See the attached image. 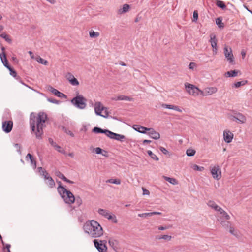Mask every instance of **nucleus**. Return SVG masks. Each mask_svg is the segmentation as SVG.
Returning <instances> with one entry per match:
<instances>
[{
  "mask_svg": "<svg viewBox=\"0 0 252 252\" xmlns=\"http://www.w3.org/2000/svg\"><path fill=\"white\" fill-rule=\"evenodd\" d=\"M47 100L49 102L56 104H59L61 103L60 100H58L54 98H48Z\"/></svg>",
  "mask_w": 252,
  "mask_h": 252,
  "instance_id": "nucleus-44",
  "label": "nucleus"
},
{
  "mask_svg": "<svg viewBox=\"0 0 252 252\" xmlns=\"http://www.w3.org/2000/svg\"><path fill=\"white\" fill-rule=\"evenodd\" d=\"M37 170L40 175L44 178V181H46L48 179V177H51L47 171L42 167H39L37 168Z\"/></svg>",
  "mask_w": 252,
  "mask_h": 252,
  "instance_id": "nucleus-21",
  "label": "nucleus"
},
{
  "mask_svg": "<svg viewBox=\"0 0 252 252\" xmlns=\"http://www.w3.org/2000/svg\"><path fill=\"white\" fill-rule=\"evenodd\" d=\"M142 190H143V195H149L150 192L148 190L146 189L142 188Z\"/></svg>",
  "mask_w": 252,
  "mask_h": 252,
  "instance_id": "nucleus-59",
  "label": "nucleus"
},
{
  "mask_svg": "<svg viewBox=\"0 0 252 252\" xmlns=\"http://www.w3.org/2000/svg\"><path fill=\"white\" fill-rule=\"evenodd\" d=\"M9 70L10 71V74L12 76L14 77L16 80L20 79V78L19 76H17L16 71H15L12 68H11Z\"/></svg>",
  "mask_w": 252,
  "mask_h": 252,
  "instance_id": "nucleus-38",
  "label": "nucleus"
},
{
  "mask_svg": "<svg viewBox=\"0 0 252 252\" xmlns=\"http://www.w3.org/2000/svg\"><path fill=\"white\" fill-rule=\"evenodd\" d=\"M195 66H196V64L195 63L190 62L189 65V68L190 69H193L195 67Z\"/></svg>",
  "mask_w": 252,
  "mask_h": 252,
  "instance_id": "nucleus-57",
  "label": "nucleus"
},
{
  "mask_svg": "<svg viewBox=\"0 0 252 252\" xmlns=\"http://www.w3.org/2000/svg\"><path fill=\"white\" fill-rule=\"evenodd\" d=\"M216 212H218L217 220L221 225L222 221H229L228 220L230 219V216L221 207H220Z\"/></svg>",
  "mask_w": 252,
  "mask_h": 252,
  "instance_id": "nucleus-7",
  "label": "nucleus"
},
{
  "mask_svg": "<svg viewBox=\"0 0 252 252\" xmlns=\"http://www.w3.org/2000/svg\"><path fill=\"white\" fill-rule=\"evenodd\" d=\"M89 36L91 38H96L99 36V33L98 32H95L93 30H91L89 32Z\"/></svg>",
  "mask_w": 252,
  "mask_h": 252,
  "instance_id": "nucleus-36",
  "label": "nucleus"
},
{
  "mask_svg": "<svg viewBox=\"0 0 252 252\" xmlns=\"http://www.w3.org/2000/svg\"><path fill=\"white\" fill-rule=\"evenodd\" d=\"M146 134L155 140H158L160 138V134L152 128H148Z\"/></svg>",
  "mask_w": 252,
  "mask_h": 252,
  "instance_id": "nucleus-17",
  "label": "nucleus"
},
{
  "mask_svg": "<svg viewBox=\"0 0 252 252\" xmlns=\"http://www.w3.org/2000/svg\"><path fill=\"white\" fill-rule=\"evenodd\" d=\"M224 53L227 60L231 63H234V56L232 53V50L230 47L225 46L224 48Z\"/></svg>",
  "mask_w": 252,
  "mask_h": 252,
  "instance_id": "nucleus-12",
  "label": "nucleus"
},
{
  "mask_svg": "<svg viewBox=\"0 0 252 252\" xmlns=\"http://www.w3.org/2000/svg\"><path fill=\"white\" fill-rule=\"evenodd\" d=\"M76 201L78 205H80L82 203V200L79 197L76 199Z\"/></svg>",
  "mask_w": 252,
  "mask_h": 252,
  "instance_id": "nucleus-64",
  "label": "nucleus"
},
{
  "mask_svg": "<svg viewBox=\"0 0 252 252\" xmlns=\"http://www.w3.org/2000/svg\"><path fill=\"white\" fill-rule=\"evenodd\" d=\"M130 8V6L128 4H125L123 5L122 8H120L118 10V13L119 14H123L124 13L127 12Z\"/></svg>",
  "mask_w": 252,
  "mask_h": 252,
  "instance_id": "nucleus-25",
  "label": "nucleus"
},
{
  "mask_svg": "<svg viewBox=\"0 0 252 252\" xmlns=\"http://www.w3.org/2000/svg\"><path fill=\"white\" fill-rule=\"evenodd\" d=\"M230 120L236 122V113L234 115H231L230 116Z\"/></svg>",
  "mask_w": 252,
  "mask_h": 252,
  "instance_id": "nucleus-62",
  "label": "nucleus"
},
{
  "mask_svg": "<svg viewBox=\"0 0 252 252\" xmlns=\"http://www.w3.org/2000/svg\"><path fill=\"white\" fill-rule=\"evenodd\" d=\"M211 173L214 179L219 180L221 177V169L219 166H214L211 169Z\"/></svg>",
  "mask_w": 252,
  "mask_h": 252,
  "instance_id": "nucleus-11",
  "label": "nucleus"
},
{
  "mask_svg": "<svg viewBox=\"0 0 252 252\" xmlns=\"http://www.w3.org/2000/svg\"><path fill=\"white\" fill-rule=\"evenodd\" d=\"M185 87L187 92L191 95L196 96L200 94L201 90L194 85L185 83Z\"/></svg>",
  "mask_w": 252,
  "mask_h": 252,
  "instance_id": "nucleus-6",
  "label": "nucleus"
},
{
  "mask_svg": "<svg viewBox=\"0 0 252 252\" xmlns=\"http://www.w3.org/2000/svg\"><path fill=\"white\" fill-rule=\"evenodd\" d=\"M47 115L44 112H39L37 116L32 113L30 116V126L32 131H35L36 137L41 139L43 133V128L45 126L44 123L47 120Z\"/></svg>",
  "mask_w": 252,
  "mask_h": 252,
  "instance_id": "nucleus-1",
  "label": "nucleus"
},
{
  "mask_svg": "<svg viewBox=\"0 0 252 252\" xmlns=\"http://www.w3.org/2000/svg\"><path fill=\"white\" fill-rule=\"evenodd\" d=\"M31 164L33 166V168L35 169L36 168V162L33 158L32 159H30Z\"/></svg>",
  "mask_w": 252,
  "mask_h": 252,
  "instance_id": "nucleus-55",
  "label": "nucleus"
},
{
  "mask_svg": "<svg viewBox=\"0 0 252 252\" xmlns=\"http://www.w3.org/2000/svg\"><path fill=\"white\" fill-rule=\"evenodd\" d=\"M0 57L2 62H5L7 60L6 55L3 52L0 54Z\"/></svg>",
  "mask_w": 252,
  "mask_h": 252,
  "instance_id": "nucleus-52",
  "label": "nucleus"
},
{
  "mask_svg": "<svg viewBox=\"0 0 252 252\" xmlns=\"http://www.w3.org/2000/svg\"><path fill=\"white\" fill-rule=\"evenodd\" d=\"M172 227L171 225H168V226H160L158 227V229L159 230H165L166 229H168Z\"/></svg>",
  "mask_w": 252,
  "mask_h": 252,
  "instance_id": "nucleus-53",
  "label": "nucleus"
},
{
  "mask_svg": "<svg viewBox=\"0 0 252 252\" xmlns=\"http://www.w3.org/2000/svg\"><path fill=\"white\" fill-rule=\"evenodd\" d=\"M94 243L95 247L98 251L99 252H106L107 248L106 245V241H98V240L95 239L94 240Z\"/></svg>",
  "mask_w": 252,
  "mask_h": 252,
  "instance_id": "nucleus-9",
  "label": "nucleus"
},
{
  "mask_svg": "<svg viewBox=\"0 0 252 252\" xmlns=\"http://www.w3.org/2000/svg\"><path fill=\"white\" fill-rule=\"evenodd\" d=\"M63 129L66 134H68L71 137H73L74 136V134H73V133L69 129H68L67 128L64 127L63 128Z\"/></svg>",
  "mask_w": 252,
  "mask_h": 252,
  "instance_id": "nucleus-45",
  "label": "nucleus"
},
{
  "mask_svg": "<svg viewBox=\"0 0 252 252\" xmlns=\"http://www.w3.org/2000/svg\"><path fill=\"white\" fill-rule=\"evenodd\" d=\"M192 168L194 170L201 171L204 169V167L202 166H199L196 164L193 165Z\"/></svg>",
  "mask_w": 252,
  "mask_h": 252,
  "instance_id": "nucleus-46",
  "label": "nucleus"
},
{
  "mask_svg": "<svg viewBox=\"0 0 252 252\" xmlns=\"http://www.w3.org/2000/svg\"><path fill=\"white\" fill-rule=\"evenodd\" d=\"M54 148L56 149V150H57L59 152L61 153H62V154H65V151L64 149H62L61 146H60L59 145L56 144V146L54 147Z\"/></svg>",
  "mask_w": 252,
  "mask_h": 252,
  "instance_id": "nucleus-42",
  "label": "nucleus"
},
{
  "mask_svg": "<svg viewBox=\"0 0 252 252\" xmlns=\"http://www.w3.org/2000/svg\"><path fill=\"white\" fill-rule=\"evenodd\" d=\"M198 14L197 11H194L193 12V21H197V20L198 19Z\"/></svg>",
  "mask_w": 252,
  "mask_h": 252,
  "instance_id": "nucleus-54",
  "label": "nucleus"
},
{
  "mask_svg": "<svg viewBox=\"0 0 252 252\" xmlns=\"http://www.w3.org/2000/svg\"><path fill=\"white\" fill-rule=\"evenodd\" d=\"M207 205L209 207H211L216 211H217V210L220 207L218 206L214 201L211 200L208 202Z\"/></svg>",
  "mask_w": 252,
  "mask_h": 252,
  "instance_id": "nucleus-29",
  "label": "nucleus"
},
{
  "mask_svg": "<svg viewBox=\"0 0 252 252\" xmlns=\"http://www.w3.org/2000/svg\"><path fill=\"white\" fill-rule=\"evenodd\" d=\"M36 60L37 62L39 63L44 64L45 65H47L48 64V61L47 60H45L42 58H41L40 56H37L36 58Z\"/></svg>",
  "mask_w": 252,
  "mask_h": 252,
  "instance_id": "nucleus-34",
  "label": "nucleus"
},
{
  "mask_svg": "<svg viewBox=\"0 0 252 252\" xmlns=\"http://www.w3.org/2000/svg\"><path fill=\"white\" fill-rule=\"evenodd\" d=\"M159 149L160 151L165 155H167L168 153V151L163 147H160Z\"/></svg>",
  "mask_w": 252,
  "mask_h": 252,
  "instance_id": "nucleus-56",
  "label": "nucleus"
},
{
  "mask_svg": "<svg viewBox=\"0 0 252 252\" xmlns=\"http://www.w3.org/2000/svg\"><path fill=\"white\" fill-rule=\"evenodd\" d=\"M238 71H236L235 70H231L229 71H227L225 73V75L227 77H234L237 76L238 75Z\"/></svg>",
  "mask_w": 252,
  "mask_h": 252,
  "instance_id": "nucleus-31",
  "label": "nucleus"
},
{
  "mask_svg": "<svg viewBox=\"0 0 252 252\" xmlns=\"http://www.w3.org/2000/svg\"><path fill=\"white\" fill-rule=\"evenodd\" d=\"M156 238L158 240L163 239L167 241H169L171 240L172 236L168 235H163L161 236H158Z\"/></svg>",
  "mask_w": 252,
  "mask_h": 252,
  "instance_id": "nucleus-32",
  "label": "nucleus"
},
{
  "mask_svg": "<svg viewBox=\"0 0 252 252\" xmlns=\"http://www.w3.org/2000/svg\"><path fill=\"white\" fill-rule=\"evenodd\" d=\"M85 232L93 238H97L103 234L102 227L100 224L94 220L87 221L83 226Z\"/></svg>",
  "mask_w": 252,
  "mask_h": 252,
  "instance_id": "nucleus-2",
  "label": "nucleus"
},
{
  "mask_svg": "<svg viewBox=\"0 0 252 252\" xmlns=\"http://www.w3.org/2000/svg\"><path fill=\"white\" fill-rule=\"evenodd\" d=\"M66 78L67 79V80L69 81V82H70V81L71 80V79H73V78H75L74 76H73V75L72 74H71V73H67V74L66 75Z\"/></svg>",
  "mask_w": 252,
  "mask_h": 252,
  "instance_id": "nucleus-48",
  "label": "nucleus"
},
{
  "mask_svg": "<svg viewBox=\"0 0 252 252\" xmlns=\"http://www.w3.org/2000/svg\"><path fill=\"white\" fill-rule=\"evenodd\" d=\"M59 186L57 190L65 203L71 204L74 202L75 198L73 194L69 190H67L61 185V182H58Z\"/></svg>",
  "mask_w": 252,
  "mask_h": 252,
  "instance_id": "nucleus-3",
  "label": "nucleus"
},
{
  "mask_svg": "<svg viewBox=\"0 0 252 252\" xmlns=\"http://www.w3.org/2000/svg\"><path fill=\"white\" fill-rule=\"evenodd\" d=\"M86 99L81 94H78L71 100V103L76 108L84 109L86 107Z\"/></svg>",
  "mask_w": 252,
  "mask_h": 252,
  "instance_id": "nucleus-4",
  "label": "nucleus"
},
{
  "mask_svg": "<svg viewBox=\"0 0 252 252\" xmlns=\"http://www.w3.org/2000/svg\"><path fill=\"white\" fill-rule=\"evenodd\" d=\"M93 132L96 133H104L106 134L107 136H108V134H109L110 130L107 129H102L101 128L98 127H94L93 129Z\"/></svg>",
  "mask_w": 252,
  "mask_h": 252,
  "instance_id": "nucleus-23",
  "label": "nucleus"
},
{
  "mask_svg": "<svg viewBox=\"0 0 252 252\" xmlns=\"http://www.w3.org/2000/svg\"><path fill=\"white\" fill-rule=\"evenodd\" d=\"M55 174L57 176H58L59 178H60L63 181L66 182V183H68L69 184H73L74 183V182L67 179L65 177V176L63 174H62L61 172H60V171H56Z\"/></svg>",
  "mask_w": 252,
  "mask_h": 252,
  "instance_id": "nucleus-24",
  "label": "nucleus"
},
{
  "mask_svg": "<svg viewBox=\"0 0 252 252\" xmlns=\"http://www.w3.org/2000/svg\"><path fill=\"white\" fill-rule=\"evenodd\" d=\"M147 154L153 159L156 161H158L159 160V158L155 154L153 153L151 151L148 150L147 151Z\"/></svg>",
  "mask_w": 252,
  "mask_h": 252,
  "instance_id": "nucleus-37",
  "label": "nucleus"
},
{
  "mask_svg": "<svg viewBox=\"0 0 252 252\" xmlns=\"http://www.w3.org/2000/svg\"><path fill=\"white\" fill-rule=\"evenodd\" d=\"M49 90L52 93H53V94H54L55 95H56L57 96L60 97V98H66V95L64 94L63 93H61L60 92V91H59L58 90L54 88L53 87H50L49 89Z\"/></svg>",
  "mask_w": 252,
  "mask_h": 252,
  "instance_id": "nucleus-18",
  "label": "nucleus"
},
{
  "mask_svg": "<svg viewBox=\"0 0 252 252\" xmlns=\"http://www.w3.org/2000/svg\"><path fill=\"white\" fill-rule=\"evenodd\" d=\"M45 182L50 188H53L55 186V183L51 177H48V179L46 181H45Z\"/></svg>",
  "mask_w": 252,
  "mask_h": 252,
  "instance_id": "nucleus-28",
  "label": "nucleus"
},
{
  "mask_svg": "<svg viewBox=\"0 0 252 252\" xmlns=\"http://www.w3.org/2000/svg\"><path fill=\"white\" fill-rule=\"evenodd\" d=\"M69 83L72 85V86H78L79 84V81L77 80V79L75 78H73V79H71V81H70Z\"/></svg>",
  "mask_w": 252,
  "mask_h": 252,
  "instance_id": "nucleus-43",
  "label": "nucleus"
},
{
  "mask_svg": "<svg viewBox=\"0 0 252 252\" xmlns=\"http://www.w3.org/2000/svg\"><path fill=\"white\" fill-rule=\"evenodd\" d=\"M210 42H211V45L212 48H217V40L216 39V36L215 34H211L210 35Z\"/></svg>",
  "mask_w": 252,
  "mask_h": 252,
  "instance_id": "nucleus-26",
  "label": "nucleus"
},
{
  "mask_svg": "<svg viewBox=\"0 0 252 252\" xmlns=\"http://www.w3.org/2000/svg\"><path fill=\"white\" fill-rule=\"evenodd\" d=\"M218 89L216 87H211L205 88L203 90H201L200 94L203 96L210 95L216 93Z\"/></svg>",
  "mask_w": 252,
  "mask_h": 252,
  "instance_id": "nucleus-13",
  "label": "nucleus"
},
{
  "mask_svg": "<svg viewBox=\"0 0 252 252\" xmlns=\"http://www.w3.org/2000/svg\"><path fill=\"white\" fill-rule=\"evenodd\" d=\"M94 151L97 154H102L103 155L105 156V155L102 153V150L99 147L94 148Z\"/></svg>",
  "mask_w": 252,
  "mask_h": 252,
  "instance_id": "nucleus-51",
  "label": "nucleus"
},
{
  "mask_svg": "<svg viewBox=\"0 0 252 252\" xmlns=\"http://www.w3.org/2000/svg\"><path fill=\"white\" fill-rule=\"evenodd\" d=\"M163 178L167 182H169L170 184L175 185L178 184V181L177 180L173 178H170L167 176H163Z\"/></svg>",
  "mask_w": 252,
  "mask_h": 252,
  "instance_id": "nucleus-30",
  "label": "nucleus"
},
{
  "mask_svg": "<svg viewBox=\"0 0 252 252\" xmlns=\"http://www.w3.org/2000/svg\"><path fill=\"white\" fill-rule=\"evenodd\" d=\"M108 243L110 245V246L113 249H116L118 248L119 242L118 240L114 239H110Z\"/></svg>",
  "mask_w": 252,
  "mask_h": 252,
  "instance_id": "nucleus-27",
  "label": "nucleus"
},
{
  "mask_svg": "<svg viewBox=\"0 0 252 252\" xmlns=\"http://www.w3.org/2000/svg\"><path fill=\"white\" fill-rule=\"evenodd\" d=\"M14 147L17 148V151L20 153H21V151H20V145L19 144H14Z\"/></svg>",
  "mask_w": 252,
  "mask_h": 252,
  "instance_id": "nucleus-60",
  "label": "nucleus"
},
{
  "mask_svg": "<svg viewBox=\"0 0 252 252\" xmlns=\"http://www.w3.org/2000/svg\"><path fill=\"white\" fill-rule=\"evenodd\" d=\"M248 83L247 80H243L242 81L237 82L233 84V86L235 88H239L241 86H244Z\"/></svg>",
  "mask_w": 252,
  "mask_h": 252,
  "instance_id": "nucleus-33",
  "label": "nucleus"
},
{
  "mask_svg": "<svg viewBox=\"0 0 252 252\" xmlns=\"http://www.w3.org/2000/svg\"><path fill=\"white\" fill-rule=\"evenodd\" d=\"M161 106L163 108L169 109L174 110L178 111L179 112H182V109H180V108L178 106L163 103L161 104Z\"/></svg>",
  "mask_w": 252,
  "mask_h": 252,
  "instance_id": "nucleus-20",
  "label": "nucleus"
},
{
  "mask_svg": "<svg viewBox=\"0 0 252 252\" xmlns=\"http://www.w3.org/2000/svg\"><path fill=\"white\" fill-rule=\"evenodd\" d=\"M125 100L132 101H133V99L129 96H125Z\"/></svg>",
  "mask_w": 252,
  "mask_h": 252,
  "instance_id": "nucleus-63",
  "label": "nucleus"
},
{
  "mask_svg": "<svg viewBox=\"0 0 252 252\" xmlns=\"http://www.w3.org/2000/svg\"><path fill=\"white\" fill-rule=\"evenodd\" d=\"M236 122L241 123V124H244L246 121V117L240 113H236Z\"/></svg>",
  "mask_w": 252,
  "mask_h": 252,
  "instance_id": "nucleus-22",
  "label": "nucleus"
},
{
  "mask_svg": "<svg viewBox=\"0 0 252 252\" xmlns=\"http://www.w3.org/2000/svg\"><path fill=\"white\" fill-rule=\"evenodd\" d=\"M133 128L136 131L143 134L147 133L148 129V128L143 127L139 125H134Z\"/></svg>",
  "mask_w": 252,
  "mask_h": 252,
  "instance_id": "nucleus-19",
  "label": "nucleus"
},
{
  "mask_svg": "<svg viewBox=\"0 0 252 252\" xmlns=\"http://www.w3.org/2000/svg\"><path fill=\"white\" fill-rule=\"evenodd\" d=\"M11 247V245L9 244H7L5 245V247L3 248V252H11L10 250V248Z\"/></svg>",
  "mask_w": 252,
  "mask_h": 252,
  "instance_id": "nucleus-50",
  "label": "nucleus"
},
{
  "mask_svg": "<svg viewBox=\"0 0 252 252\" xmlns=\"http://www.w3.org/2000/svg\"><path fill=\"white\" fill-rule=\"evenodd\" d=\"M216 24L219 26V27H223V24L222 23L221 19L220 18H217Z\"/></svg>",
  "mask_w": 252,
  "mask_h": 252,
  "instance_id": "nucleus-47",
  "label": "nucleus"
},
{
  "mask_svg": "<svg viewBox=\"0 0 252 252\" xmlns=\"http://www.w3.org/2000/svg\"><path fill=\"white\" fill-rule=\"evenodd\" d=\"M106 182L116 185H120L121 183V181L119 179H110L107 180Z\"/></svg>",
  "mask_w": 252,
  "mask_h": 252,
  "instance_id": "nucleus-35",
  "label": "nucleus"
},
{
  "mask_svg": "<svg viewBox=\"0 0 252 252\" xmlns=\"http://www.w3.org/2000/svg\"><path fill=\"white\" fill-rule=\"evenodd\" d=\"M125 95H119L118 96L114 98H113V100H125Z\"/></svg>",
  "mask_w": 252,
  "mask_h": 252,
  "instance_id": "nucleus-49",
  "label": "nucleus"
},
{
  "mask_svg": "<svg viewBox=\"0 0 252 252\" xmlns=\"http://www.w3.org/2000/svg\"><path fill=\"white\" fill-rule=\"evenodd\" d=\"M98 213L101 216L104 217L108 220H113L114 222H117V219L115 215L112 213H110L109 211L103 209H99L98 210Z\"/></svg>",
  "mask_w": 252,
  "mask_h": 252,
  "instance_id": "nucleus-10",
  "label": "nucleus"
},
{
  "mask_svg": "<svg viewBox=\"0 0 252 252\" xmlns=\"http://www.w3.org/2000/svg\"><path fill=\"white\" fill-rule=\"evenodd\" d=\"M49 142L50 144L53 146L55 147L56 145V143L54 141L53 139L51 138H49L48 139Z\"/></svg>",
  "mask_w": 252,
  "mask_h": 252,
  "instance_id": "nucleus-58",
  "label": "nucleus"
},
{
  "mask_svg": "<svg viewBox=\"0 0 252 252\" xmlns=\"http://www.w3.org/2000/svg\"><path fill=\"white\" fill-rule=\"evenodd\" d=\"M28 158H29V159H32L33 158L32 156V154H30V153H28L26 157V160H28Z\"/></svg>",
  "mask_w": 252,
  "mask_h": 252,
  "instance_id": "nucleus-61",
  "label": "nucleus"
},
{
  "mask_svg": "<svg viewBox=\"0 0 252 252\" xmlns=\"http://www.w3.org/2000/svg\"><path fill=\"white\" fill-rule=\"evenodd\" d=\"M221 226L225 229L228 230L229 232L233 236L238 237L239 236V232L232 225L230 221H222Z\"/></svg>",
  "mask_w": 252,
  "mask_h": 252,
  "instance_id": "nucleus-8",
  "label": "nucleus"
},
{
  "mask_svg": "<svg viewBox=\"0 0 252 252\" xmlns=\"http://www.w3.org/2000/svg\"><path fill=\"white\" fill-rule=\"evenodd\" d=\"M94 109L96 115L107 118L109 116L108 108L104 107L100 102H96L94 104Z\"/></svg>",
  "mask_w": 252,
  "mask_h": 252,
  "instance_id": "nucleus-5",
  "label": "nucleus"
},
{
  "mask_svg": "<svg viewBox=\"0 0 252 252\" xmlns=\"http://www.w3.org/2000/svg\"><path fill=\"white\" fill-rule=\"evenodd\" d=\"M107 137L111 139H115L121 142H123L125 139V137L124 135L115 133L111 131H109V134H108Z\"/></svg>",
  "mask_w": 252,
  "mask_h": 252,
  "instance_id": "nucleus-16",
  "label": "nucleus"
},
{
  "mask_svg": "<svg viewBox=\"0 0 252 252\" xmlns=\"http://www.w3.org/2000/svg\"><path fill=\"white\" fill-rule=\"evenodd\" d=\"M223 139L227 143H230L234 137V134L229 130H225L223 133Z\"/></svg>",
  "mask_w": 252,
  "mask_h": 252,
  "instance_id": "nucleus-15",
  "label": "nucleus"
},
{
  "mask_svg": "<svg viewBox=\"0 0 252 252\" xmlns=\"http://www.w3.org/2000/svg\"><path fill=\"white\" fill-rule=\"evenodd\" d=\"M196 151L192 149H188L186 151V154L188 156L191 157L195 155Z\"/></svg>",
  "mask_w": 252,
  "mask_h": 252,
  "instance_id": "nucleus-40",
  "label": "nucleus"
},
{
  "mask_svg": "<svg viewBox=\"0 0 252 252\" xmlns=\"http://www.w3.org/2000/svg\"><path fill=\"white\" fill-rule=\"evenodd\" d=\"M216 5H217V6L222 8V9H223L226 8L225 4L222 1L217 0V2H216Z\"/></svg>",
  "mask_w": 252,
  "mask_h": 252,
  "instance_id": "nucleus-41",
  "label": "nucleus"
},
{
  "mask_svg": "<svg viewBox=\"0 0 252 252\" xmlns=\"http://www.w3.org/2000/svg\"><path fill=\"white\" fill-rule=\"evenodd\" d=\"M0 37L4 39L5 41L9 43H11V40L9 37V36L5 32H2L1 34H0Z\"/></svg>",
  "mask_w": 252,
  "mask_h": 252,
  "instance_id": "nucleus-39",
  "label": "nucleus"
},
{
  "mask_svg": "<svg viewBox=\"0 0 252 252\" xmlns=\"http://www.w3.org/2000/svg\"><path fill=\"white\" fill-rule=\"evenodd\" d=\"M13 127V122L12 121H5L2 123V130L5 133H9Z\"/></svg>",
  "mask_w": 252,
  "mask_h": 252,
  "instance_id": "nucleus-14",
  "label": "nucleus"
}]
</instances>
